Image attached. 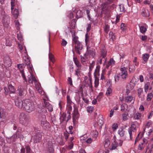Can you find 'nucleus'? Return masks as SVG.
Wrapping results in <instances>:
<instances>
[{
    "label": "nucleus",
    "instance_id": "obj_1",
    "mask_svg": "<svg viewBox=\"0 0 153 153\" xmlns=\"http://www.w3.org/2000/svg\"><path fill=\"white\" fill-rule=\"evenodd\" d=\"M23 109L29 113L32 112L35 109L34 103L30 100H25Z\"/></svg>",
    "mask_w": 153,
    "mask_h": 153
},
{
    "label": "nucleus",
    "instance_id": "obj_2",
    "mask_svg": "<svg viewBox=\"0 0 153 153\" xmlns=\"http://www.w3.org/2000/svg\"><path fill=\"white\" fill-rule=\"evenodd\" d=\"M17 91L18 95L20 97H24L27 94L26 90L22 86H19Z\"/></svg>",
    "mask_w": 153,
    "mask_h": 153
},
{
    "label": "nucleus",
    "instance_id": "obj_3",
    "mask_svg": "<svg viewBox=\"0 0 153 153\" xmlns=\"http://www.w3.org/2000/svg\"><path fill=\"white\" fill-rule=\"evenodd\" d=\"M42 135L40 133L37 132L34 136L32 137V140H33L34 143H37L39 142L42 140Z\"/></svg>",
    "mask_w": 153,
    "mask_h": 153
},
{
    "label": "nucleus",
    "instance_id": "obj_4",
    "mask_svg": "<svg viewBox=\"0 0 153 153\" xmlns=\"http://www.w3.org/2000/svg\"><path fill=\"white\" fill-rule=\"evenodd\" d=\"M24 101L25 100H22L20 98H17L15 100V105L19 108H23Z\"/></svg>",
    "mask_w": 153,
    "mask_h": 153
},
{
    "label": "nucleus",
    "instance_id": "obj_5",
    "mask_svg": "<svg viewBox=\"0 0 153 153\" xmlns=\"http://www.w3.org/2000/svg\"><path fill=\"white\" fill-rule=\"evenodd\" d=\"M123 142V141L121 140H118V141H116L115 140H114L111 144V150H113L116 149L118 146H121L122 145Z\"/></svg>",
    "mask_w": 153,
    "mask_h": 153
},
{
    "label": "nucleus",
    "instance_id": "obj_6",
    "mask_svg": "<svg viewBox=\"0 0 153 153\" xmlns=\"http://www.w3.org/2000/svg\"><path fill=\"white\" fill-rule=\"evenodd\" d=\"M126 68L123 67L121 68V74H120V76L121 78L123 79H125L128 76V74L127 73V69Z\"/></svg>",
    "mask_w": 153,
    "mask_h": 153
},
{
    "label": "nucleus",
    "instance_id": "obj_7",
    "mask_svg": "<svg viewBox=\"0 0 153 153\" xmlns=\"http://www.w3.org/2000/svg\"><path fill=\"white\" fill-rule=\"evenodd\" d=\"M41 126L45 130L48 129L51 127L49 123L46 120H42Z\"/></svg>",
    "mask_w": 153,
    "mask_h": 153
},
{
    "label": "nucleus",
    "instance_id": "obj_8",
    "mask_svg": "<svg viewBox=\"0 0 153 153\" xmlns=\"http://www.w3.org/2000/svg\"><path fill=\"white\" fill-rule=\"evenodd\" d=\"M75 47L76 52L79 54H80V53L79 50H82L83 48V46L82 44L80 42H78L76 44Z\"/></svg>",
    "mask_w": 153,
    "mask_h": 153
},
{
    "label": "nucleus",
    "instance_id": "obj_9",
    "mask_svg": "<svg viewBox=\"0 0 153 153\" xmlns=\"http://www.w3.org/2000/svg\"><path fill=\"white\" fill-rule=\"evenodd\" d=\"M141 14L144 17H149L150 16V13L149 10L147 9L143 8L142 10Z\"/></svg>",
    "mask_w": 153,
    "mask_h": 153
},
{
    "label": "nucleus",
    "instance_id": "obj_10",
    "mask_svg": "<svg viewBox=\"0 0 153 153\" xmlns=\"http://www.w3.org/2000/svg\"><path fill=\"white\" fill-rule=\"evenodd\" d=\"M107 51L105 49H103L101 50V54L100 56H102V58H103L104 61V63L106 62V57L107 55Z\"/></svg>",
    "mask_w": 153,
    "mask_h": 153
},
{
    "label": "nucleus",
    "instance_id": "obj_11",
    "mask_svg": "<svg viewBox=\"0 0 153 153\" xmlns=\"http://www.w3.org/2000/svg\"><path fill=\"white\" fill-rule=\"evenodd\" d=\"M24 63L26 64L28 67L29 68V69L32 71L33 70V67L32 65L31 64V62L30 59L28 58H27L25 60Z\"/></svg>",
    "mask_w": 153,
    "mask_h": 153
},
{
    "label": "nucleus",
    "instance_id": "obj_12",
    "mask_svg": "<svg viewBox=\"0 0 153 153\" xmlns=\"http://www.w3.org/2000/svg\"><path fill=\"white\" fill-rule=\"evenodd\" d=\"M21 124L23 125L26 126L29 122V117L28 116L25 117V118L20 121Z\"/></svg>",
    "mask_w": 153,
    "mask_h": 153
},
{
    "label": "nucleus",
    "instance_id": "obj_13",
    "mask_svg": "<svg viewBox=\"0 0 153 153\" xmlns=\"http://www.w3.org/2000/svg\"><path fill=\"white\" fill-rule=\"evenodd\" d=\"M7 115L5 110L0 108V118H4Z\"/></svg>",
    "mask_w": 153,
    "mask_h": 153
},
{
    "label": "nucleus",
    "instance_id": "obj_14",
    "mask_svg": "<svg viewBox=\"0 0 153 153\" xmlns=\"http://www.w3.org/2000/svg\"><path fill=\"white\" fill-rule=\"evenodd\" d=\"M8 88L10 93H15L16 92V90L13 86L12 85L10 84L8 86Z\"/></svg>",
    "mask_w": 153,
    "mask_h": 153
},
{
    "label": "nucleus",
    "instance_id": "obj_15",
    "mask_svg": "<svg viewBox=\"0 0 153 153\" xmlns=\"http://www.w3.org/2000/svg\"><path fill=\"white\" fill-rule=\"evenodd\" d=\"M100 66H97L96 67V68L95 70V72H94V76L95 78L97 77V76H100V74H99Z\"/></svg>",
    "mask_w": 153,
    "mask_h": 153
},
{
    "label": "nucleus",
    "instance_id": "obj_16",
    "mask_svg": "<svg viewBox=\"0 0 153 153\" xmlns=\"http://www.w3.org/2000/svg\"><path fill=\"white\" fill-rule=\"evenodd\" d=\"M66 114L63 113L60 117V123H62L64 121L66 120Z\"/></svg>",
    "mask_w": 153,
    "mask_h": 153
},
{
    "label": "nucleus",
    "instance_id": "obj_17",
    "mask_svg": "<svg viewBox=\"0 0 153 153\" xmlns=\"http://www.w3.org/2000/svg\"><path fill=\"white\" fill-rule=\"evenodd\" d=\"M88 47H87V49L88 53L92 56L94 57L95 55V50L93 48L88 49Z\"/></svg>",
    "mask_w": 153,
    "mask_h": 153
},
{
    "label": "nucleus",
    "instance_id": "obj_18",
    "mask_svg": "<svg viewBox=\"0 0 153 153\" xmlns=\"http://www.w3.org/2000/svg\"><path fill=\"white\" fill-rule=\"evenodd\" d=\"M12 13L13 14V16L15 19H16L18 17L19 15V11L18 9H15L14 11H13Z\"/></svg>",
    "mask_w": 153,
    "mask_h": 153
},
{
    "label": "nucleus",
    "instance_id": "obj_19",
    "mask_svg": "<svg viewBox=\"0 0 153 153\" xmlns=\"http://www.w3.org/2000/svg\"><path fill=\"white\" fill-rule=\"evenodd\" d=\"M149 57V55L148 54L146 53L143 55V59L145 62H143V63H145L148 60Z\"/></svg>",
    "mask_w": 153,
    "mask_h": 153
},
{
    "label": "nucleus",
    "instance_id": "obj_20",
    "mask_svg": "<svg viewBox=\"0 0 153 153\" xmlns=\"http://www.w3.org/2000/svg\"><path fill=\"white\" fill-rule=\"evenodd\" d=\"M125 99V101L126 102L130 103L132 100L133 97L131 96H129L126 97Z\"/></svg>",
    "mask_w": 153,
    "mask_h": 153
},
{
    "label": "nucleus",
    "instance_id": "obj_21",
    "mask_svg": "<svg viewBox=\"0 0 153 153\" xmlns=\"http://www.w3.org/2000/svg\"><path fill=\"white\" fill-rule=\"evenodd\" d=\"M118 133L120 137H123L125 134V131L123 129L121 128L118 131Z\"/></svg>",
    "mask_w": 153,
    "mask_h": 153
},
{
    "label": "nucleus",
    "instance_id": "obj_22",
    "mask_svg": "<svg viewBox=\"0 0 153 153\" xmlns=\"http://www.w3.org/2000/svg\"><path fill=\"white\" fill-rule=\"evenodd\" d=\"M83 13L81 11L79 10L77 11L76 13V17L77 19H79L82 17Z\"/></svg>",
    "mask_w": 153,
    "mask_h": 153
},
{
    "label": "nucleus",
    "instance_id": "obj_23",
    "mask_svg": "<svg viewBox=\"0 0 153 153\" xmlns=\"http://www.w3.org/2000/svg\"><path fill=\"white\" fill-rule=\"evenodd\" d=\"M28 116L26 115L24 113H20L19 117V121H20L22 120L23 119H24L25 117H28Z\"/></svg>",
    "mask_w": 153,
    "mask_h": 153
},
{
    "label": "nucleus",
    "instance_id": "obj_24",
    "mask_svg": "<svg viewBox=\"0 0 153 153\" xmlns=\"http://www.w3.org/2000/svg\"><path fill=\"white\" fill-rule=\"evenodd\" d=\"M140 31L141 33H142L144 34V33L146 31L147 29L146 28L143 26H140Z\"/></svg>",
    "mask_w": 153,
    "mask_h": 153
},
{
    "label": "nucleus",
    "instance_id": "obj_25",
    "mask_svg": "<svg viewBox=\"0 0 153 153\" xmlns=\"http://www.w3.org/2000/svg\"><path fill=\"white\" fill-rule=\"evenodd\" d=\"M109 37L110 40L112 39L113 41L115 39L114 34L113 32H110L109 33Z\"/></svg>",
    "mask_w": 153,
    "mask_h": 153
},
{
    "label": "nucleus",
    "instance_id": "obj_26",
    "mask_svg": "<svg viewBox=\"0 0 153 153\" xmlns=\"http://www.w3.org/2000/svg\"><path fill=\"white\" fill-rule=\"evenodd\" d=\"M74 61L75 64L76 66L78 68H80L81 67V65L80 64L79 62L77 59L76 58H74Z\"/></svg>",
    "mask_w": 153,
    "mask_h": 153
},
{
    "label": "nucleus",
    "instance_id": "obj_27",
    "mask_svg": "<svg viewBox=\"0 0 153 153\" xmlns=\"http://www.w3.org/2000/svg\"><path fill=\"white\" fill-rule=\"evenodd\" d=\"M4 65L7 67H8L11 66V60L4 61Z\"/></svg>",
    "mask_w": 153,
    "mask_h": 153
},
{
    "label": "nucleus",
    "instance_id": "obj_28",
    "mask_svg": "<svg viewBox=\"0 0 153 153\" xmlns=\"http://www.w3.org/2000/svg\"><path fill=\"white\" fill-rule=\"evenodd\" d=\"M84 56V57H81V62L83 64L85 63V61L88 59L87 56H86V54H85Z\"/></svg>",
    "mask_w": 153,
    "mask_h": 153
},
{
    "label": "nucleus",
    "instance_id": "obj_29",
    "mask_svg": "<svg viewBox=\"0 0 153 153\" xmlns=\"http://www.w3.org/2000/svg\"><path fill=\"white\" fill-rule=\"evenodd\" d=\"M128 132L129 134L130 139L131 140L132 139V135L135 134L134 131H133L131 130V129H128Z\"/></svg>",
    "mask_w": 153,
    "mask_h": 153
},
{
    "label": "nucleus",
    "instance_id": "obj_30",
    "mask_svg": "<svg viewBox=\"0 0 153 153\" xmlns=\"http://www.w3.org/2000/svg\"><path fill=\"white\" fill-rule=\"evenodd\" d=\"M48 55L50 60L53 63L54 62L55 60L53 55L51 53H49Z\"/></svg>",
    "mask_w": 153,
    "mask_h": 153
},
{
    "label": "nucleus",
    "instance_id": "obj_31",
    "mask_svg": "<svg viewBox=\"0 0 153 153\" xmlns=\"http://www.w3.org/2000/svg\"><path fill=\"white\" fill-rule=\"evenodd\" d=\"M25 149H26L27 153H34L33 152L31 151V148L28 145L26 146L25 147Z\"/></svg>",
    "mask_w": 153,
    "mask_h": 153
},
{
    "label": "nucleus",
    "instance_id": "obj_32",
    "mask_svg": "<svg viewBox=\"0 0 153 153\" xmlns=\"http://www.w3.org/2000/svg\"><path fill=\"white\" fill-rule=\"evenodd\" d=\"M71 104H67V109L68 110L67 112L68 113H70V112H71V111L72 109V106L71 105Z\"/></svg>",
    "mask_w": 153,
    "mask_h": 153
},
{
    "label": "nucleus",
    "instance_id": "obj_33",
    "mask_svg": "<svg viewBox=\"0 0 153 153\" xmlns=\"http://www.w3.org/2000/svg\"><path fill=\"white\" fill-rule=\"evenodd\" d=\"M78 114V112L77 111L74 110V113H73V120H75L76 118V116Z\"/></svg>",
    "mask_w": 153,
    "mask_h": 153
},
{
    "label": "nucleus",
    "instance_id": "obj_34",
    "mask_svg": "<svg viewBox=\"0 0 153 153\" xmlns=\"http://www.w3.org/2000/svg\"><path fill=\"white\" fill-rule=\"evenodd\" d=\"M72 41V44H76L78 43V42H79L78 41V38L77 37H74L73 38Z\"/></svg>",
    "mask_w": 153,
    "mask_h": 153
},
{
    "label": "nucleus",
    "instance_id": "obj_35",
    "mask_svg": "<svg viewBox=\"0 0 153 153\" xmlns=\"http://www.w3.org/2000/svg\"><path fill=\"white\" fill-rule=\"evenodd\" d=\"M153 97V95L152 93H150L148 94L147 100L148 101H150Z\"/></svg>",
    "mask_w": 153,
    "mask_h": 153
},
{
    "label": "nucleus",
    "instance_id": "obj_36",
    "mask_svg": "<svg viewBox=\"0 0 153 153\" xmlns=\"http://www.w3.org/2000/svg\"><path fill=\"white\" fill-rule=\"evenodd\" d=\"M128 114L125 113L122 114L123 120L124 121L128 119Z\"/></svg>",
    "mask_w": 153,
    "mask_h": 153
},
{
    "label": "nucleus",
    "instance_id": "obj_37",
    "mask_svg": "<svg viewBox=\"0 0 153 153\" xmlns=\"http://www.w3.org/2000/svg\"><path fill=\"white\" fill-rule=\"evenodd\" d=\"M115 63V61L113 59L111 58L110 59V60L108 62L107 64L109 66L114 65Z\"/></svg>",
    "mask_w": 153,
    "mask_h": 153
},
{
    "label": "nucleus",
    "instance_id": "obj_38",
    "mask_svg": "<svg viewBox=\"0 0 153 153\" xmlns=\"http://www.w3.org/2000/svg\"><path fill=\"white\" fill-rule=\"evenodd\" d=\"M15 25L16 26V27L18 30H19L20 27L19 26L20 25V24L19 23V22L18 21L16 20L15 21Z\"/></svg>",
    "mask_w": 153,
    "mask_h": 153
},
{
    "label": "nucleus",
    "instance_id": "obj_39",
    "mask_svg": "<svg viewBox=\"0 0 153 153\" xmlns=\"http://www.w3.org/2000/svg\"><path fill=\"white\" fill-rule=\"evenodd\" d=\"M95 78V80L94 82L95 87L96 88H97L99 85V79L98 77H96Z\"/></svg>",
    "mask_w": 153,
    "mask_h": 153
},
{
    "label": "nucleus",
    "instance_id": "obj_40",
    "mask_svg": "<svg viewBox=\"0 0 153 153\" xmlns=\"http://www.w3.org/2000/svg\"><path fill=\"white\" fill-rule=\"evenodd\" d=\"M94 110L93 107L92 106H88L87 107V110L88 112L91 113Z\"/></svg>",
    "mask_w": 153,
    "mask_h": 153
},
{
    "label": "nucleus",
    "instance_id": "obj_41",
    "mask_svg": "<svg viewBox=\"0 0 153 153\" xmlns=\"http://www.w3.org/2000/svg\"><path fill=\"white\" fill-rule=\"evenodd\" d=\"M143 92V90L142 88H139L138 89V97L140 98H141L142 97L141 96V93Z\"/></svg>",
    "mask_w": 153,
    "mask_h": 153
},
{
    "label": "nucleus",
    "instance_id": "obj_42",
    "mask_svg": "<svg viewBox=\"0 0 153 153\" xmlns=\"http://www.w3.org/2000/svg\"><path fill=\"white\" fill-rule=\"evenodd\" d=\"M109 26L108 25H106L104 27V30L105 31L106 33H108L109 31Z\"/></svg>",
    "mask_w": 153,
    "mask_h": 153
},
{
    "label": "nucleus",
    "instance_id": "obj_43",
    "mask_svg": "<svg viewBox=\"0 0 153 153\" xmlns=\"http://www.w3.org/2000/svg\"><path fill=\"white\" fill-rule=\"evenodd\" d=\"M120 76V74H117L114 76L115 80L116 82H118L119 80Z\"/></svg>",
    "mask_w": 153,
    "mask_h": 153
},
{
    "label": "nucleus",
    "instance_id": "obj_44",
    "mask_svg": "<svg viewBox=\"0 0 153 153\" xmlns=\"http://www.w3.org/2000/svg\"><path fill=\"white\" fill-rule=\"evenodd\" d=\"M44 105L45 106V108L48 107V106L50 105H51L48 102L47 100L45 99L44 100Z\"/></svg>",
    "mask_w": 153,
    "mask_h": 153
},
{
    "label": "nucleus",
    "instance_id": "obj_45",
    "mask_svg": "<svg viewBox=\"0 0 153 153\" xmlns=\"http://www.w3.org/2000/svg\"><path fill=\"white\" fill-rule=\"evenodd\" d=\"M20 73H21L22 77L24 79L25 81H27V79L25 76V75L24 73V72L23 70L20 71Z\"/></svg>",
    "mask_w": 153,
    "mask_h": 153
},
{
    "label": "nucleus",
    "instance_id": "obj_46",
    "mask_svg": "<svg viewBox=\"0 0 153 153\" xmlns=\"http://www.w3.org/2000/svg\"><path fill=\"white\" fill-rule=\"evenodd\" d=\"M149 85L150 83L149 82H147L145 84L144 87V89L146 92L149 89Z\"/></svg>",
    "mask_w": 153,
    "mask_h": 153
},
{
    "label": "nucleus",
    "instance_id": "obj_47",
    "mask_svg": "<svg viewBox=\"0 0 153 153\" xmlns=\"http://www.w3.org/2000/svg\"><path fill=\"white\" fill-rule=\"evenodd\" d=\"M141 116V114L140 113H136L134 115V118L135 119H139Z\"/></svg>",
    "mask_w": 153,
    "mask_h": 153
},
{
    "label": "nucleus",
    "instance_id": "obj_48",
    "mask_svg": "<svg viewBox=\"0 0 153 153\" xmlns=\"http://www.w3.org/2000/svg\"><path fill=\"white\" fill-rule=\"evenodd\" d=\"M120 11V12H124L125 11L124 5L123 4H120L119 6Z\"/></svg>",
    "mask_w": 153,
    "mask_h": 153
},
{
    "label": "nucleus",
    "instance_id": "obj_49",
    "mask_svg": "<svg viewBox=\"0 0 153 153\" xmlns=\"http://www.w3.org/2000/svg\"><path fill=\"white\" fill-rule=\"evenodd\" d=\"M112 92L111 89L110 88H108L107 90L106 94L107 95H110Z\"/></svg>",
    "mask_w": 153,
    "mask_h": 153
},
{
    "label": "nucleus",
    "instance_id": "obj_50",
    "mask_svg": "<svg viewBox=\"0 0 153 153\" xmlns=\"http://www.w3.org/2000/svg\"><path fill=\"white\" fill-rule=\"evenodd\" d=\"M66 115L67 120H66V122H68V121L69 120H70L71 118V112H70V113H68V112H67Z\"/></svg>",
    "mask_w": 153,
    "mask_h": 153
},
{
    "label": "nucleus",
    "instance_id": "obj_51",
    "mask_svg": "<svg viewBox=\"0 0 153 153\" xmlns=\"http://www.w3.org/2000/svg\"><path fill=\"white\" fill-rule=\"evenodd\" d=\"M48 151L50 153H53L54 151V149L53 148V146L52 145H51L48 148Z\"/></svg>",
    "mask_w": 153,
    "mask_h": 153
},
{
    "label": "nucleus",
    "instance_id": "obj_52",
    "mask_svg": "<svg viewBox=\"0 0 153 153\" xmlns=\"http://www.w3.org/2000/svg\"><path fill=\"white\" fill-rule=\"evenodd\" d=\"M17 38L20 41L23 40L22 35L20 33L17 34Z\"/></svg>",
    "mask_w": 153,
    "mask_h": 153
},
{
    "label": "nucleus",
    "instance_id": "obj_53",
    "mask_svg": "<svg viewBox=\"0 0 153 153\" xmlns=\"http://www.w3.org/2000/svg\"><path fill=\"white\" fill-rule=\"evenodd\" d=\"M131 129V130L134 131L136 129V126L134 124H132L131 125V127L129 128L128 129Z\"/></svg>",
    "mask_w": 153,
    "mask_h": 153
},
{
    "label": "nucleus",
    "instance_id": "obj_54",
    "mask_svg": "<svg viewBox=\"0 0 153 153\" xmlns=\"http://www.w3.org/2000/svg\"><path fill=\"white\" fill-rule=\"evenodd\" d=\"M75 74L78 77L80 76V71L79 68H77Z\"/></svg>",
    "mask_w": 153,
    "mask_h": 153
},
{
    "label": "nucleus",
    "instance_id": "obj_55",
    "mask_svg": "<svg viewBox=\"0 0 153 153\" xmlns=\"http://www.w3.org/2000/svg\"><path fill=\"white\" fill-rule=\"evenodd\" d=\"M67 104H71L72 101L71 100L70 96L68 95L67 96Z\"/></svg>",
    "mask_w": 153,
    "mask_h": 153
},
{
    "label": "nucleus",
    "instance_id": "obj_56",
    "mask_svg": "<svg viewBox=\"0 0 153 153\" xmlns=\"http://www.w3.org/2000/svg\"><path fill=\"white\" fill-rule=\"evenodd\" d=\"M121 110L122 111L125 112L126 111L127 109L125 108L124 105H122L121 106Z\"/></svg>",
    "mask_w": 153,
    "mask_h": 153
},
{
    "label": "nucleus",
    "instance_id": "obj_57",
    "mask_svg": "<svg viewBox=\"0 0 153 153\" xmlns=\"http://www.w3.org/2000/svg\"><path fill=\"white\" fill-rule=\"evenodd\" d=\"M103 59V58H102V56H100L97 59V61L100 64L102 63V60Z\"/></svg>",
    "mask_w": 153,
    "mask_h": 153
},
{
    "label": "nucleus",
    "instance_id": "obj_58",
    "mask_svg": "<svg viewBox=\"0 0 153 153\" xmlns=\"http://www.w3.org/2000/svg\"><path fill=\"white\" fill-rule=\"evenodd\" d=\"M118 127V125L117 123H114L112 126V129L113 130H116Z\"/></svg>",
    "mask_w": 153,
    "mask_h": 153
},
{
    "label": "nucleus",
    "instance_id": "obj_59",
    "mask_svg": "<svg viewBox=\"0 0 153 153\" xmlns=\"http://www.w3.org/2000/svg\"><path fill=\"white\" fill-rule=\"evenodd\" d=\"M17 67L20 69H22V68L24 67V64H19L17 65Z\"/></svg>",
    "mask_w": 153,
    "mask_h": 153
},
{
    "label": "nucleus",
    "instance_id": "obj_60",
    "mask_svg": "<svg viewBox=\"0 0 153 153\" xmlns=\"http://www.w3.org/2000/svg\"><path fill=\"white\" fill-rule=\"evenodd\" d=\"M67 132H64V135L65 137V138L66 140H67L69 137L68 132L66 131Z\"/></svg>",
    "mask_w": 153,
    "mask_h": 153
},
{
    "label": "nucleus",
    "instance_id": "obj_61",
    "mask_svg": "<svg viewBox=\"0 0 153 153\" xmlns=\"http://www.w3.org/2000/svg\"><path fill=\"white\" fill-rule=\"evenodd\" d=\"M41 111H40V113L42 112L43 114H45L47 112V111L46 108L44 107L41 110Z\"/></svg>",
    "mask_w": 153,
    "mask_h": 153
},
{
    "label": "nucleus",
    "instance_id": "obj_62",
    "mask_svg": "<svg viewBox=\"0 0 153 153\" xmlns=\"http://www.w3.org/2000/svg\"><path fill=\"white\" fill-rule=\"evenodd\" d=\"M143 143H140L138 146V147L139 149L141 150H142L143 149Z\"/></svg>",
    "mask_w": 153,
    "mask_h": 153
},
{
    "label": "nucleus",
    "instance_id": "obj_63",
    "mask_svg": "<svg viewBox=\"0 0 153 153\" xmlns=\"http://www.w3.org/2000/svg\"><path fill=\"white\" fill-rule=\"evenodd\" d=\"M76 20L75 19H74L72 20L71 23L70 25L71 26H73L74 25H75V24L76 22Z\"/></svg>",
    "mask_w": 153,
    "mask_h": 153
},
{
    "label": "nucleus",
    "instance_id": "obj_64",
    "mask_svg": "<svg viewBox=\"0 0 153 153\" xmlns=\"http://www.w3.org/2000/svg\"><path fill=\"white\" fill-rule=\"evenodd\" d=\"M46 108H47L50 112H52L53 111V108L51 105L48 106Z\"/></svg>",
    "mask_w": 153,
    "mask_h": 153
}]
</instances>
